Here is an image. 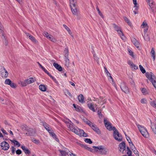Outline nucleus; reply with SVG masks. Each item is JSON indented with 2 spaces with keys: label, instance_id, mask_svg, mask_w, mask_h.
Returning <instances> with one entry per match:
<instances>
[{
  "label": "nucleus",
  "instance_id": "a211bd4d",
  "mask_svg": "<svg viewBox=\"0 0 156 156\" xmlns=\"http://www.w3.org/2000/svg\"><path fill=\"white\" fill-rule=\"evenodd\" d=\"M53 65L57 69L58 71H62V67L57 63L54 62L53 63Z\"/></svg>",
  "mask_w": 156,
  "mask_h": 156
},
{
  "label": "nucleus",
  "instance_id": "9d476101",
  "mask_svg": "<svg viewBox=\"0 0 156 156\" xmlns=\"http://www.w3.org/2000/svg\"><path fill=\"white\" fill-rule=\"evenodd\" d=\"M1 146L2 149L4 151L7 150L9 147V145L5 141L2 142L1 144Z\"/></svg>",
  "mask_w": 156,
  "mask_h": 156
},
{
  "label": "nucleus",
  "instance_id": "b1692460",
  "mask_svg": "<svg viewBox=\"0 0 156 156\" xmlns=\"http://www.w3.org/2000/svg\"><path fill=\"white\" fill-rule=\"evenodd\" d=\"M119 146L121 149L125 150L126 148V144L124 142H122L119 144Z\"/></svg>",
  "mask_w": 156,
  "mask_h": 156
},
{
  "label": "nucleus",
  "instance_id": "4c0bfd02",
  "mask_svg": "<svg viewBox=\"0 0 156 156\" xmlns=\"http://www.w3.org/2000/svg\"><path fill=\"white\" fill-rule=\"evenodd\" d=\"M12 81L9 79H6L5 81V83L6 84L9 85L11 83Z\"/></svg>",
  "mask_w": 156,
  "mask_h": 156
},
{
  "label": "nucleus",
  "instance_id": "393cba45",
  "mask_svg": "<svg viewBox=\"0 0 156 156\" xmlns=\"http://www.w3.org/2000/svg\"><path fill=\"white\" fill-rule=\"evenodd\" d=\"M65 65L67 66L68 67L69 65V57H65Z\"/></svg>",
  "mask_w": 156,
  "mask_h": 156
},
{
  "label": "nucleus",
  "instance_id": "a18cd8bd",
  "mask_svg": "<svg viewBox=\"0 0 156 156\" xmlns=\"http://www.w3.org/2000/svg\"><path fill=\"white\" fill-rule=\"evenodd\" d=\"M3 28L2 26V24L0 23V33L2 34V35L3 36Z\"/></svg>",
  "mask_w": 156,
  "mask_h": 156
},
{
  "label": "nucleus",
  "instance_id": "680f3d73",
  "mask_svg": "<svg viewBox=\"0 0 156 156\" xmlns=\"http://www.w3.org/2000/svg\"><path fill=\"white\" fill-rule=\"evenodd\" d=\"M16 153L17 154L19 155L21 154L22 151L21 150L18 149L16 151Z\"/></svg>",
  "mask_w": 156,
  "mask_h": 156
},
{
  "label": "nucleus",
  "instance_id": "a878e982",
  "mask_svg": "<svg viewBox=\"0 0 156 156\" xmlns=\"http://www.w3.org/2000/svg\"><path fill=\"white\" fill-rule=\"evenodd\" d=\"M151 53V56L153 57V60H154L155 59V52L153 48H152Z\"/></svg>",
  "mask_w": 156,
  "mask_h": 156
},
{
  "label": "nucleus",
  "instance_id": "0eeeda50",
  "mask_svg": "<svg viewBox=\"0 0 156 156\" xmlns=\"http://www.w3.org/2000/svg\"><path fill=\"white\" fill-rule=\"evenodd\" d=\"M146 76L152 83L154 82L156 80H154L155 76L152 73H147L146 74Z\"/></svg>",
  "mask_w": 156,
  "mask_h": 156
},
{
  "label": "nucleus",
  "instance_id": "864d4df0",
  "mask_svg": "<svg viewBox=\"0 0 156 156\" xmlns=\"http://www.w3.org/2000/svg\"><path fill=\"white\" fill-rule=\"evenodd\" d=\"M128 51L129 55L133 57H134L133 52L130 49H128Z\"/></svg>",
  "mask_w": 156,
  "mask_h": 156
},
{
  "label": "nucleus",
  "instance_id": "79ce46f5",
  "mask_svg": "<svg viewBox=\"0 0 156 156\" xmlns=\"http://www.w3.org/2000/svg\"><path fill=\"white\" fill-rule=\"evenodd\" d=\"M140 69V71L142 72L143 73H145L146 71L145 69H144L143 67L141 65H140L139 66Z\"/></svg>",
  "mask_w": 156,
  "mask_h": 156
},
{
  "label": "nucleus",
  "instance_id": "2eb2a0df",
  "mask_svg": "<svg viewBox=\"0 0 156 156\" xmlns=\"http://www.w3.org/2000/svg\"><path fill=\"white\" fill-rule=\"evenodd\" d=\"M35 81V79L33 77H30L28 79L25 80V81L27 85V84L33 83Z\"/></svg>",
  "mask_w": 156,
  "mask_h": 156
},
{
  "label": "nucleus",
  "instance_id": "4be33fe9",
  "mask_svg": "<svg viewBox=\"0 0 156 156\" xmlns=\"http://www.w3.org/2000/svg\"><path fill=\"white\" fill-rule=\"evenodd\" d=\"M151 127L154 133L156 134V125L151 123Z\"/></svg>",
  "mask_w": 156,
  "mask_h": 156
},
{
  "label": "nucleus",
  "instance_id": "aec40b11",
  "mask_svg": "<svg viewBox=\"0 0 156 156\" xmlns=\"http://www.w3.org/2000/svg\"><path fill=\"white\" fill-rule=\"evenodd\" d=\"M78 99L79 101L81 103H83L85 102L84 97L82 94H80L78 96Z\"/></svg>",
  "mask_w": 156,
  "mask_h": 156
},
{
  "label": "nucleus",
  "instance_id": "ddd939ff",
  "mask_svg": "<svg viewBox=\"0 0 156 156\" xmlns=\"http://www.w3.org/2000/svg\"><path fill=\"white\" fill-rule=\"evenodd\" d=\"M61 154V156H65L66 155H69V150L67 149H66L65 150H58Z\"/></svg>",
  "mask_w": 156,
  "mask_h": 156
},
{
  "label": "nucleus",
  "instance_id": "4d7b16f0",
  "mask_svg": "<svg viewBox=\"0 0 156 156\" xmlns=\"http://www.w3.org/2000/svg\"><path fill=\"white\" fill-rule=\"evenodd\" d=\"M75 15L77 16V18L78 20H80L81 18V15L78 12L77 13V14Z\"/></svg>",
  "mask_w": 156,
  "mask_h": 156
},
{
  "label": "nucleus",
  "instance_id": "39448f33",
  "mask_svg": "<svg viewBox=\"0 0 156 156\" xmlns=\"http://www.w3.org/2000/svg\"><path fill=\"white\" fill-rule=\"evenodd\" d=\"M43 35L48 39L53 42L56 43L57 41V40L55 37L47 32H44L43 33Z\"/></svg>",
  "mask_w": 156,
  "mask_h": 156
},
{
  "label": "nucleus",
  "instance_id": "338daca9",
  "mask_svg": "<svg viewBox=\"0 0 156 156\" xmlns=\"http://www.w3.org/2000/svg\"><path fill=\"white\" fill-rule=\"evenodd\" d=\"M127 154H128V156H131L132 151L130 150L128 151L127 152Z\"/></svg>",
  "mask_w": 156,
  "mask_h": 156
},
{
  "label": "nucleus",
  "instance_id": "58836bf2",
  "mask_svg": "<svg viewBox=\"0 0 156 156\" xmlns=\"http://www.w3.org/2000/svg\"><path fill=\"white\" fill-rule=\"evenodd\" d=\"M141 27L142 28H146V27H148V26H147V24L146 23V22L144 21L143 23L141 25Z\"/></svg>",
  "mask_w": 156,
  "mask_h": 156
},
{
  "label": "nucleus",
  "instance_id": "4468645a",
  "mask_svg": "<svg viewBox=\"0 0 156 156\" xmlns=\"http://www.w3.org/2000/svg\"><path fill=\"white\" fill-rule=\"evenodd\" d=\"M72 12L73 14L74 15L77 14L78 12V10L77 8L76 5L70 6Z\"/></svg>",
  "mask_w": 156,
  "mask_h": 156
},
{
  "label": "nucleus",
  "instance_id": "603ef678",
  "mask_svg": "<svg viewBox=\"0 0 156 156\" xmlns=\"http://www.w3.org/2000/svg\"><path fill=\"white\" fill-rule=\"evenodd\" d=\"M104 69H105V72L106 73L107 76H109L110 75V74L109 73V72L108 71L106 68L105 67H104Z\"/></svg>",
  "mask_w": 156,
  "mask_h": 156
},
{
  "label": "nucleus",
  "instance_id": "5701e85b",
  "mask_svg": "<svg viewBox=\"0 0 156 156\" xmlns=\"http://www.w3.org/2000/svg\"><path fill=\"white\" fill-rule=\"evenodd\" d=\"M118 33L119 34V35L120 36L121 39H122V40H124L125 38V37L124 36V34L121 30V29L119 30V31H117Z\"/></svg>",
  "mask_w": 156,
  "mask_h": 156
},
{
  "label": "nucleus",
  "instance_id": "20e7f679",
  "mask_svg": "<svg viewBox=\"0 0 156 156\" xmlns=\"http://www.w3.org/2000/svg\"><path fill=\"white\" fill-rule=\"evenodd\" d=\"M137 126L139 130L144 137L147 138L149 136L148 133L145 127L139 125H137Z\"/></svg>",
  "mask_w": 156,
  "mask_h": 156
},
{
  "label": "nucleus",
  "instance_id": "f704fd0d",
  "mask_svg": "<svg viewBox=\"0 0 156 156\" xmlns=\"http://www.w3.org/2000/svg\"><path fill=\"white\" fill-rule=\"evenodd\" d=\"M124 19L125 21L127 23L129 26H131V23L130 22L129 20L127 17H124Z\"/></svg>",
  "mask_w": 156,
  "mask_h": 156
},
{
  "label": "nucleus",
  "instance_id": "6e6552de",
  "mask_svg": "<svg viewBox=\"0 0 156 156\" xmlns=\"http://www.w3.org/2000/svg\"><path fill=\"white\" fill-rule=\"evenodd\" d=\"M104 122L105 127L108 130H113V127H112V124L106 119H104Z\"/></svg>",
  "mask_w": 156,
  "mask_h": 156
},
{
  "label": "nucleus",
  "instance_id": "e433bc0d",
  "mask_svg": "<svg viewBox=\"0 0 156 156\" xmlns=\"http://www.w3.org/2000/svg\"><path fill=\"white\" fill-rule=\"evenodd\" d=\"M31 140L32 142L35 143L36 144H38L40 142L39 140H37L34 138H32Z\"/></svg>",
  "mask_w": 156,
  "mask_h": 156
},
{
  "label": "nucleus",
  "instance_id": "6ab92c4d",
  "mask_svg": "<svg viewBox=\"0 0 156 156\" xmlns=\"http://www.w3.org/2000/svg\"><path fill=\"white\" fill-rule=\"evenodd\" d=\"M89 108L94 112H95L96 110L95 109L94 104L92 103H89L87 104Z\"/></svg>",
  "mask_w": 156,
  "mask_h": 156
},
{
  "label": "nucleus",
  "instance_id": "6e6d98bb",
  "mask_svg": "<svg viewBox=\"0 0 156 156\" xmlns=\"http://www.w3.org/2000/svg\"><path fill=\"white\" fill-rule=\"evenodd\" d=\"M98 114L99 115V117L101 118L102 117V115L101 113V111L98 110Z\"/></svg>",
  "mask_w": 156,
  "mask_h": 156
},
{
  "label": "nucleus",
  "instance_id": "8fccbe9b",
  "mask_svg": "<svg viewBox=\"0 0 156 156\" xmlns=\"http://www.w3.org/2000/svg\"><path fill=\"white\" fill-rule=\"evenodd\" d=\"M129 145L130 146V148L132 150L135 149L136 148L135 147L133 144V143H132V142Z\"/></svg>",
  "mask_w": 156,
  "mask_h": 156
},
{
  "label": "nucleus",
  "instance_id": "052dcab7",
  "mask_svg": "<svg viewBox=\"0 0 156 156\" xmlns=\"http://www.w3.org/2000/svg\"><path fill=\"white\" fill-rule=\"evenodd\" d=\"M25 154H30V152L29 151V150L27 148L25 150V151H24Z\"/></svg>",
  "mask_w": 156,
  "mask_h": 156
},
{
  "label": "nucleus",
  "instance_id": "1a4fd4ad",
  "mask_svg": "<svg viewBox=\"0 0 156 156\" xmlns=\"http://www.w3.org/2000/svg\"><path fill=\"white\" fill-rule=\"evenodd\" d=\"M120 87L122 90L125 93H128L129 92L128 88L124 83L122 82L121 83Z\"/></svg>",
  "mask_w": 156,
  "mask_h": 156
},
{
  "label": "nucleus",
  "instance_id": "7c9ffc66",
  "mask_svg": "<svg viewBox=\"0 0 156 156\" xmlns=\"http://www.w3.org/2000/svg\"><path fill=\"white\" fill-rule=\"evenodd\" d=\"M150 104L154 108H156V100H154L150 102Z\"/></svg>",
  "mask_w": 156,
  "mask_h": 156
},
{
  "label": "nucleus",
  "instance_id": "dca6fc26",
  "mask_svg": "<svg viewBox=\"0 0 156 156\" xmlns=\"http://www.w3.org/2000/svg\"><path fill=\"white\" fill-rule=\"evenodd\" d=\"M132 42L137 48H139L140 43L135 38H133Z\"/></svg>",
  "mask_w": 156,
  "mask_h": 156
},
{
  "label": "nucleus",
  "instance_id": "7ed1b4c3",
  "mask_svg": "<svg viewBox=\"0 0 156 156\" xmlns=\"http://www.w3.org/2000/svg\"><path fill=\"white\" fill-rule=\"evenodd\" d=\"M113 136L114 138L118 141H121L122 140V137L120 135L119 132L115 127H113Z\"/></svg>",
  "mask_w": 156,
  "mask_h": 156
},
{
  "label": "nucleus",
  "instance_id": "c85d7f7f",
  "mask_svg": "<svg viewBox=\"0 0 156 156\" xmlns=\"http://www.w3.org/2000/svg\"><path fill=\"white\" fill-rule=\"evenodd\" d=\"M86 120H87V121H86V123L91 128L95 124L94 123H92L91 122L89 121L87 119H86Z\"/></svg>",
  "mask_w": 156,
  "mask_h": 156
},
{
  "label": "nucleus",
  "instance_id": "f257e3e1",
  "mask_svg": "<svg viewBox=\"0 0 156 156\" xmlns=\"http://www.w3.org/2000/svg\"><path fill=\"white\" fill-rule=\"evenodd\" d=\"M68 126L70 130L75 134L80 136H83L84 137L87 136V134L85 133L83 130L78 128L73 124L70 123Z\"/></svg>",
  "mask_w": 156,
  "mask_h": 156
},
{
  "label": "nucleus",
  "instance_id": "5fc2aeb1",
  "mask_svg": "<svg viewBox=\"0 0 156 156\" xmlns=\"http://www.w3.org/2000/svg\"><path fill=\"white\" fill-rule=\"evenodd\" d=\"M96 9H97V11H98V14H99V15L101 16L102 17H103V16L102 14V13L101 12H100V10L99 9H98V6L97 7H96Z\"/></svg>",
  "mask_w": 156,
  "mask_h": 156
},
{
  "label": "nucleus",
  "instance_id": "3c124183",
  "mask_svg": "<svg viewBox=\"0 0 156 156\" xmlns=\"http://www.w3.org/2000/svg\"><path fill=\"white\" fill-rule=\"evenodd\" d=\"M134 153L137 156H139V154L138 151L136 150V148L133 150Z\"/></svg>",
  "mask_w": 156,
  "mask_h": 156
},
{
  "label": "nucleus",
  "instance_id": "c03bdc74",
  "mask_svg": "<svg viewBox=\"0 0 156 156\" xmlns=\"http://www.w3.org/2000/svg\"><path fill=\"white\" fill-rule=\"evenodd\" d=\"M84 141L86 143H88L89 144H91L92 143V141L90 139L86 138L85 139Z\"/></svg>",
  "mask_w": 156,
  "mask_h": 156
},
{
  "label": "nucleus",
  "instance_id": "9b49d317",
  "mask_svg": "<svg viewBox=\"0 0 156 156\" xmlns=\"http://www.w3.org/2000/svg\"><path fill=\"white\" fill-rule=\"evenodd\" d=\"M1 76L4 78H6L8 76L9 73L5 68L3 67V69L1 71Z\"/></svg>",
  "mask_w": 156,
  "mask_h": 156
},
{
  "label": "nucleus",
  "instance_id": "bf43d9fd",
  "mask_svg": "<svg viewBox=\"0 0 156 156\" xmlns=\"http://www.w3.org/2000/svg\"><path fill=\"white\" fill-rule=\"evenodd\" d=\"M143 37L144 38L145 40L146 41H148L150 40V38L148 35H147L146 37H145V36H143Z\"/></svg>",
  "mask_w": 156,
  "mask_h": 156
},
{
  "label": "nucleus",
  "instance_id": "de8ad7c7",
  "mask_svg": "<svg viewBox=\"0 0 156 156\" xmlns=\"http://www.w3.org/2000/svg\"><path fill=\"white\" fill-rule=\"evenodd\" d=\"M132 65V66H131V68L132 69H138V67L137 66H136L134 64Z\"/></svg>",
  "mask_w": 156,
  "mask_h": 156
},
{
  "label": "nucleus",
  "instance_id": "ea45409f",
  "mask_svg": "<svg viewBox=\"0 0 156 156\" xmlns=\"http://www.w3.org/2000/svg\"><path fill=\"white\" fill-rule=\"evenodd\" d=\"M11 141L14 143L17 146V147H19L20 146V144L19 142L15 140H11Z\"/></svg>",
  "mask_w": 156,
  "mask_h": 156
},
{
  "label": "nucleus",
  "instance_id": "cd10ccee",
  "mask_svg": "<svg viewBox=\"0 0 156 156\" xmlns=\"http://www.w3.org/2000/svg\"><path fill=\"white\" fill-rule=\"evenodd\" d=\"M65 57H69V51L67 48H65L64 51Z\"/></svg>",
  "mask_w": 156,
  "mask_h": 156
},
{
  "label": "nucleus",
  "instance_id": "c9c22d12",
  "mask_svg": "<svg viewBox=\"0 0 156 156\" xmlns=\"http://www.w3.org/2000/svg\"><path fill=\"white\" fill-rule=\"evenodd\" d=\"M63 26L65 28V29L71 35L72 33L71 32V30H70L69 28L65 24H63Z\"/></svg>",
  "mask_w": 156,
  "mask_h": 156
},
{
  "label": "nucleus",
  "instance_id": "0e129e2a",
  "mask_svg": "<svg viewBox=\"0 0 156 156\" xmlns=\"http://www.w3.org/2000/svg\"><path fill=\"white\" fill-rule=\"evenodd\" d=\"M11 148H12V154H14L15 153V148L13 146H12L11 147Z\"/></svg>",
  "mask_w": 156,
  "mask_h": 156
},
{
  "label": "nucleus",
  "instance_id": "f8f14e48",
  "mask_svg": "<svg viewBox=\"0 0 156 156\" xmlns=\"http://www.w3.org/2000/svg\"><path fill=\"white\" fill-rule=\"evenodd\" d=\"M27 131V133H26V134L28 136H33L35 133V130L32 128H28Z\"/></svg>",
  "mask_w": 156,
  "mask_h": 156
},
{
  "label": "nucleus",
  "instance_id": "37998d69",
  "mask_svg": "<svg viewBox=\"0 0 156 156\" xmlns=\"http://www.w3.org/2000/svg\"><path fill=\"white\" fill-rule=\"evenodd\" d=\"M50 135L54 138L56 141L58 142L59 141V140L56 137V135L54 133H52V134Z\"/></svg>",
  "mask_w": 156,
  "mask_h": 156
},
{
  "label": "nucleus",
  "instance_id": "774afa93",
  "mask_svg": "<svg viewBox=\"0 0 156 156\" xmlns=\"http://www.w3.org/2000/svg\"><path fill=\"white\" fill-rule=\"evenodd\" d=\"M86 149L91 152H93L94 151V150L93 149L90 148V147H87V148H86Z\"/></svg>",
  "mask_w": 156,
  "mask_h": 156
},
{
  "label": "nucleus",
  "instance_id": "e2e57ef3",
  "mask_svg": "<svg viewBox=\"0 0 156 156\" xmlns=\"http://www.w3.org/2000/svg\"><path fill=\"white\" fill-rule=\"evenodd\" d=\"M75 109L77 111H80L81 109V108L78 105H77V108Z\"/></svg>",
  "mask_w": 156,
  "mask_h": 156
},
{
  "label": "nucleus",
  "instance_id": "f3484780",
  "mask_svg": "<svg viewBox=\"0 0 156 156\" xmlns=\"http://www.w3.org/2000/svg\"><path fill=\"white\" fill-rule=\"evenodd\" d=\"M91 128L98 134H100L101 133V132L100 130L96 125L94 124Z\"/></svg>",
  "mask_w": 156,
  "mask_h": 156
},
{
  "label": "nucleus",
  "instance_id": "a19ab883",
  "mask_svg": "<svg viewBox=\"0 0 156 156\" xmlns=\"http://www.w3.org/2000/svg\"><path fill=\"white\" fill-rule=\"evenodd\" d=\"M9 85L13 88H15L17 87L16 84L13 83H12V82H11V83H10Z\"/></svg>",
  "mask_w": 156,
  "mask_h": 156
},
{
  "label": "nucleus",
  "instance_id": "2f4dec72",
  "mask_svg": "<svg viewBox=\"0 0 156 156\" xmlns=\"http://www.w3.org/2000/svg\"><path fill=\"white\" fill-rule=\"evenodd\" d=\"M29 38L33 42L36 43L37 42V41L36 40L35 38L32 35H29Z\"/></svg>",
  "mask_w": 156,
  "mask_h": 156
},
{
  "label": "nucleus",
  "instance_id": "c756f323",
  "mask_svg": "<svg viewBox=\"0 0 156 156\" xmlns=\"http://www.w3.org/2000/svg\"><path fill=\"white\" fill-rule=\"evenodd\" d=\"M18 84L20 85L22 87H26L27 85L25 81V80L24 81H20L19 82Z\"/></svg>",
  "mask_w": 156,
  "mask_h": 156
},
{
  "label": "nucleus",
  "instance_id": "72a5a7b5",
  "mask_svg": "<svg viewBox=\"0 0 156 156\" xmlns=\"http://www.w3.org/2000/svg\"><path fill=\"white\" fill-rule=\"evenodd\" d=\"M21 129L23 130H27L28 127L25 125H23L21 126Z\"/></svg>",
  "mask_w": 156,
  "mask_h": 156
},
{
  "label": "nucleus",
  "instance_id": "473e14b6",
  "mask_svg": "<svg viewBox=\"0 0 156 156\" xmlns=\"http://www.w3.org/2000/svg\"><path fill=\"white\" fill-rule=\"evenodd\" d=\"M113 27L114 28L115 30L117 31H119V30H120L121 29V28L120 27L116 25L115 24H113Z\"/></svg>",
  "mask_w": 156,
  "mask_h": 156
},
{
  "label": "nucleus",
  "instance_id": "423d86ee",
  "mask_svg": "<svg viewBox=\"0 0 156 156\" xmlns=\"http://www.w3.org/2000/svg\"><path fill=\"white\" fill-rule=\"evenodd\" d=\"M147 3L150 6V8L153 12H156V8L155 7L153 0H146Z\"/></svg>",
  "mask_w": 156,
  "mask_h": 156
},
{
  "label": "nucleus",
  "instance_id": "13d9d810",
  "mask_svg": "<svg viewBox=\"0 0 156 156\" xmlns=\"http://www.w3.org/2000/svg\"><path fill=\"white\" fill-rule=\"evenodd\" d=\"M142 92L144 94H147L146 90L145 88H142L141 90Z\"/></svg>",
  "mask_w": 156,
  "mask_h": 156
},
{
  "label": "nucleus",
  "instance_id": "49530a36",
  "mask_svg": "<svg viewBox=\"0 0 156 156\" xmlns=\"http://www.w3.org/2000/svg\"><path fill=\"white\" fill-rule=\"evenodd\" d=\"M43 125L44 126L45 129L48 128V127H50V126L44 122H42Z\"/></svg>",
  "mask_w": 156,
  "mask_h": 156
},
{
  "label": "nucleus",
  "instance_id": "bb28decb",
  "mask_svg": "<svg viewBox=\"0 0 156 156\" xmlns=\"http://www.w3.org/2000/svg\"><path fill=\"white\" fill-rule=\"evenodd\" d=\"M70 3V6L76 5V0H69Z\"/></svg>",
  "mask_w": 156,
  "mask_h": 156
},
{
  "label": "nucleus",
  "instance_id": "412c9836",
  "mask_svg": "<svg viewBox=\"0 0 156 156\" xmlns=\"http://www.w3.org/2000/svg\"><path fill=\"white\" fill-rule=\"evenodd\" d=\"M39 89L43 91H45L46 90V86L43 84H41L39 86Z\"/></svg>",
  "mask_w": 156,
  "mask_h": 156
},
{
  "label": "nucleus",
  "instance_id": "09e8293b",
  "mask_svg": "<svg viewBox=\"0 0 156 156\" xmlns=\"http://www.w3.org/2000/svg\"><path fill=\"white\" fill-rule=\"evenodd\" d=\"M140 101L142 104H146L147 102V100L145 98H143L141 99Z\"/></svg>",
  "mask_w": 156,
  "mask_h": 156
},
{
  "label": "nucleus",
  "instance_id": "69168bd1",
  "mask_svg": "<svg viewBox=\"0 0 156 156\" xmlns=\"http://www.w3.org/2000/svg\"><path fill=\"white\" fill-rule=\"evenodd\" d=\"M108 77H109L110 78V79H109V80H112V83H113V84H115V83H114V82L113 81V79L112 78V77L110 75Z\"/></svg>",
  "mask_w": 156,
  "mask_h": 156
},
{
  "label": "nucleus",
  "instance_id": "f03ea898",
  "mask_svg": "<svg viewBox=\"0 0 156 156\" xmlns=\"http://www.w3.org/2000/svg\"><path fill=\"white\" fill-rule=\"evenodd\" d=\"M93 147L94 148V149L96 151H98V150H99L100 154L102 155H105L108 153V150L103 146H94Z\"/></svg>",
  "mask_w": 156,
  "mask_h": 156
}]
</instances>
